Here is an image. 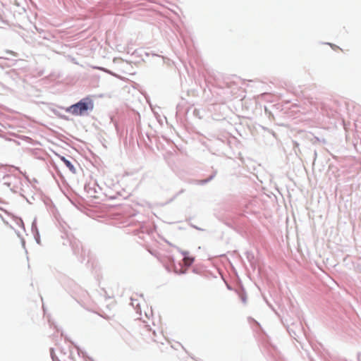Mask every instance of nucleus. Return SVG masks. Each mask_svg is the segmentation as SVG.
Segmentation results:
<instances>
[{"mask_svg":"<svg viewBox=\"0 0 361 361\" xmlns=\"http://www.w3.org/2000/svg\"><path fill=\"white\" fill-rule=\"evenodd\" d=\"M61 159L65 164V165L70 169V171H71L72 172H75V167L70 161H68L63 157H61Z\"/></svg>","mask_w":361,"mask_h":361,"instance_id":"3","label":"nucleus"},{"mask_svg":"<svg viewBox=\"0 0 361 361\" xmlns=\"http://www.w3.org/2000/svg\"><path fill=\"white\" fill-rule=\"evenodd\" d=\"M183 264L185 267H190L193 261H194V259L192 257H185L183 259Z\"/></svg>","mask_w":361,"mask_h":361,"instance_id":"4","label":"nucleus"},{"mask_svg":"<svg viewBox=\"0 0 361 361\" xmlns=\"http://www.w3.org/2000/svg\"><path fill=\"white\" fill-rule=\"evenodd\" d=\"M139 340L145 343H151L157 342L155 338L156 333L152 331L148 326L142 325L139 329Z\"/></svg>","mask_w":361,"mask_h":361,"instance_id":"2","label":"nucleus"},{"mask_svg":"<svg viewBox=\"0 0 361 361\" xmlns=\"http://www.w3.org/2000/svg\"><path fill=\"white\" fill-rule=\"evenodd\" d=\"M94 108V102L90 97L82 99L78 103L69 106L66 111L74 116H82Z\"/></svg>","mask_w":361,"mask_h":361,"instance_id":"1","label":"nucleus"}]
</instances>
